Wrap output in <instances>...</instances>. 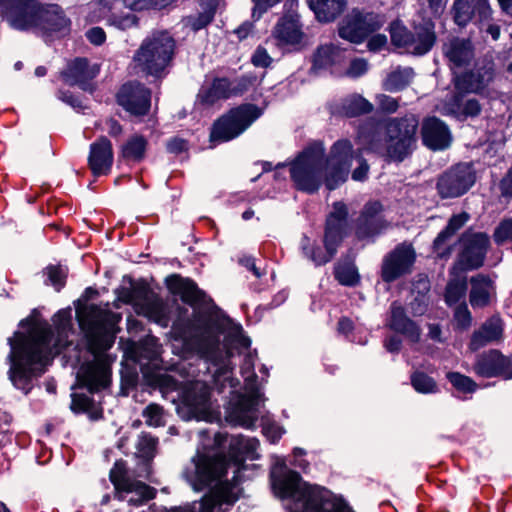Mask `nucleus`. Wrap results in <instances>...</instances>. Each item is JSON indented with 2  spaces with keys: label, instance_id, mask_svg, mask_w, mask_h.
<instances>
[{
  "label": "nucleus",
  "instance_id": "f257e3e1",
  "mask_svg": "<svg viewBox=\"0 0 512 512\" xmlns=\"http://www.w3.org/2000/svg\"><path fill=\"white\" fill-rule=\"evenodd\" d=\"M227 440V434H215V446L209 449H198L182 472L185 480L196 491H201L213 482H218L211 492L202 498L198 504V512H224L223 504L230 505L238 499L239 488L236 477L234 476L231 482L221 481L229 463L219 450ZM195 510V506L193 509L189 506L171 509L161 507L155 512H196Z\"/></svg>",
  "mask_w": 512,
  "mask_h": 512
},
{
  "label": "nucleus",
  "instance_id": "f03ea898",
  "mask_svg": "<svg viewBox=\"0 0 512 512\" xmlns=\"http://www.w3.org/2000/svg\"><path fill=\"white\" fill-rule=\"evenodd\" d=\"M353 159V146L347 139L335 142L328 157L322 143L308 146L291 163L290 176L295 187L312 194L324 182L334 190L346 181Z\"/></svg>",
  "mask_w": 512,
  "mask_h": 512
},
{
  "label": "nucleus",
  "instance_id": "7ed1b4c3",
  "mask_svg": "<svg viewBox=\"0 0 512 512\" xmlns=\"http://www.w3.org/2000/svg\"><path fill=\"white\" fill-rule=\"evenodd\" d=\"M76 317L83 330L89 351L94 359L84 363L77 374L81 386L90 392L105 389L110 384V362L104 351L114 343L113 328L119 316L108 309L95 304L86 305L76 310Z\"/></svg>",
  "mask_w": 512,
  "mask_h": 512
},
{
  "label": "nucleus",
  "instance_id": "20e7f679",
  "mask_svg": "<svg viewBox=\"0 0 512 512\" xmlns=\"http://www.w3.org/2000/svg\"><path fill=\"white\" fill-rule=\"evenodd\" d=\"M52 331L47 323L34 325L27 335L16 332L9 338L10 368L8 376L13 386L27 394L32 380L44 373L49 362Z\"/></svg>",
  "mask_w": 512,
  "mask_h": 512
},
{
  "label": "nucleus",
  "instance_id": "39448f33",
  "mask_svg": "<svg viewBox=\"0 0 512 512\" xmlns=\"http://www.w3.org/2000/svg\"><path fill=\"white\" fill-rule=\"evenodd\" d=\"M273 485L279 496L287 500L289 512H355L342 496L303 482L295 471L274 479Z\"/></svg>",
  "mask_w": 512,
  "mask_h": 512
},
{
  "label": "nucleus",
  "instance_id": "423d86ee",
  "mask_svg": "<svg viewBox=\"0 0 512 512\" xmlns=\"http://www.w3.org/2000/svg\"><path fill=\"white\" fill-rule=\"evenodd\" d=\"M157 386L165 398L177 392L181 400L178 413L185 419H205L210 412V388L202 381H195L182 388L177 380L168 374H159L156 377Z\"/></svg>",
  "mask_w": 512,
  "mask_h": 512
},
{
  "label": "nucleus",
  "instance_id": "0eeeda50",
  "mask_svg": "<svg viewBox=\"0 0 512 512\" xmlns=\"http://www.w3.org/2000/svg\"><path fill=\"white\" fill-rule=\"evenodd\" d=\"M348 227V208L346 204L335 202L333 210L328 214L325 222L324 249L310 245L309 239L304 237L302 242L304 255L317 266L328 263L336 255L339 246L347 235Z\"/></svg>",
  "mask_w": 512,
  "mask_h": 512
},
{
  "label": "nucleus",
  "instance_id": "6e6552de",
  "mask_svg": "<svg viewBox=\"0 0 512 512\" xmlns=\"http://www.w3.org/2000/svg\"><path fill=\"white\" fill-rule=\"evenodd\" d=\"M175 41L168 32H155L143 40L133 60L145 73L158 76L169 64Z\"/></svg>",
  "mask_w": 512,
  "mask_h": 512
},
{
  "label": "nucleus",
  "instance_id": "1a4fd4ad",
  "mask_svg": "<svg viewBox=\"0 0 512 512\" xmlns=\"http://www.w3.org/2000/svg\"><path fill=\"white\" fill-rule=\"evenodd\" d=\"M358 143L363 150L375 152L388 162H402L412 154L416 143L406 142L401 139H392L385 136V143L379 139L378 124L370 119L359 127Z\"/></svg>",
  "mask_w": 512,
  "mask_h": 512
},
{
  "label": "nucleus",
  "instance_id": "9d476101",
  "mask_svg": "<svg viewBox=\"0 0 512 512\" xmlns=\"http://www.w3.org/2000/svg\"><path fill=\"white\" fill-rule=\"evenodd\" d=\"M260 115V109L253 104L233 108L213 124L210 140L212 142L230 141L242 134Z\"/></svg>",
  "mask_w": 512,
  "mask_h": 512
},
{
  "label": "nucleus",
  "instance_id": "9b49d317",
  "mask_svg": "<svg viewBox=\"0 0 512 512\" xmlns=\"http://www.w3.org/2000/svg\"><path fill=\"white\" fill-rule=\"evenodd\" d=\"M31 3L29 9H22L21 12L30 23L25 27H14L15 29L36 28L46 34L65 33L69 30L70 21L58 5H41L37 0H32Z\"/></svg>",
  "mask_w": 512,
  "mask_h": 512
},
{
  "label": "nucleus",
  "instance_id": "f8f14e48",
  "mask_svg": "<svg viewBox=\"0 0 512 512\" xmlns=\"http://www.w3.org/2000/svg\"><path fill=\"white\" fill-rule=\"evenodd\" d=\"M109 477L115 488V498L127 501L131 506H142L156 496L155 488L132 478L118 464L110 471Z\"/></svg>",
  "mask_w": 512,
  "mask_h": 512
},
{
  "label": "nucleus",
  "instance_id": "ddd939ff",
  "mask_svg": "<svg viewBox=\"0 0 512 512\" xmlns=\"http://www.w3.org/2000/svg\"><path fill=\"white\" fill-rule=\"evenodd\" d=\"M384 22V18L380 14L353 9L339 24L338 33L342 39L352 43H361L371 33L379 30Z\"/></svg>",
  "mask_w": 512,
  "mask_h": 512
},
{
  "label": "nucleus",
  "instance_id": "4468645a",
  "mask_svg": "<svg viewBox=\"0 0 512 512\" xmlns=\"http://www.w3.org/2000/svg\"><path fill=\"white\" fill-rule=\"evenodd\" d=\"M120 300L133 305L135 311L162 326L168 323L166 307L161 298L144 287H133L124 290Z\"/></svg>",
  "mask_w": 512,
  "mask_h": 512
},
{
  "label": "nucleus",
  "instance_id": "2eb2a0df",
  "mask_svg": "<svg viewBox=\"0 0 512 512\" xmlns=\"http://www.w3.org/2000/svg\"><path fill=\"white\" fill-rule=\"evenodd\" d=\"M460 242L463 246L453 272H466L481 267L489 247V236L483 232L467 230L462 234Z\"/></svg>",
  "mask_w": 512,
  "mask_h": 512
},
{
  "label": "nucleus",
  "instance_id": "dca6fc26",
  "mask_svg": "<svg viewBox=\"0 0 512 512\" xmlns=\"http://www.w3.org/2000/svg\"><path fill=\"white\" fill-rule=\"evenodd\" d=\"M476 175L469 163H460L445 173L437 181V191L441 198H456L465 194L475 183Z\"/></svg>",
  "mask_w": 512,
  "mask_h": 512
},
{
  "label": "nucleus",
  "instance_id": "f3484780",
  "mask_svg": "<svg viewBox=\"0 0 512 512\" xmlns=\"http://www.w3.org/2000/svg\"><path fill=\"white\" fill-rule=\"evenodd\" d=\"M264 401L262 393L258 389L249 388L246 394H240L231 403L229 417L236 424L251 429L258 419V406Z\"/></svg>",
  "mask_w": 512,
  "mask_h": 512
},
{
  "label": "nucleus",
  "instance_id": "a211bd4d",
  "mask_svg": "<svg viewBox=\"0 0 512 512\" xmlns=\"http://www.w3.org/2000/svg\"><path fill=\"white\" fill-rule=\"evenodd\" d=\"M414 261L415 252L412 246L406 244L398 245L383 259L381 267L383 281L390 283L410 273Z\"/></svg>",
  "mask_w": 512,
  "mask_h": 512
},
{
  "label": "nucleus",
  "instance_id": "6ab92c4d",
  "mask_svg": "<svg viewBox=\"0 0 512 512\" xmlns=\"http://www.w3.org/2000/svg\"><path fill=\"white\" fill-rule=\"evenodd\" d=\"M118 104L134 116L146 115L151 106V92L137 82L124 84L117 94Z\"/></svg>",
  "mask_w": 512,
  "mask_h": 512
},
{
  "label": "nucleus",
  "instance_id": "aec40b11",
  "mask_svg": "<svg viewBox=\"0 0 512 512\" xmlns=\"http://www.w3.org/2000/svg\"><path fill=\"white\" fill-rule=\"evenodd\" d=\"M383 206L379 201L365 204L356 222L355 234L358 239L372 238L384 229L388 223L382 217Z\"/></svg>",
  "mask_w": 512,
  "mask_h": 512
},
{
  "label": "nucleus",
  "instance_id": "412c9836",
  "mask_svg": "<svg viewBox=\"0 0 512 512\" xmlns=\"http://www.w3.org/2000/svg\"><path fill=\"white\" fill-rule=\"evenodd\" d=\"M473 370L484 378L501 376L504 379H511L512 359L503 356L497 350H490L478 356Z\"/></svg>",
  "mask_w": 512,
  "mask_h": 512
},
{
  "label": "nucleus",
  "instance_id": "4be33fe9",
  "mask_svg": "<svg viewBox=\"0 0 512 512\" xmlns=\"http://www.w3.org/2000/svg\"><path fill=\"white\" fill-rule=\"evenodd\" d=\"M239 92L234 81L226 77H215L211 82L206 81L201 86L197 94V103L204 107H211Z\"/></svg>",
  "mask_w": 512,
  "mask_h": 512
},
{
  "label": "nucleus",
  "instance_id": "5701e85b",
  "mask_svg": "<svg viewBox=\"0 0 512 512\" xmlns=\"http://www.w3.org/2000/svg\"><path fill=\"white\" fill-rule=\"evenodd\" d=\"M271 38L275 45L280 48L300 47L304 41L305 34L302 25L296 16H284L273 28Z\"/></svg>",
  "mask_w": 512,
  "mask_h": 512
},
{
  "label": "nucleus",
  "instance_id": "b1692460",
  "mask_svg": "<svg viewBox=\"0 0 512 512\" xmlns=\"http://www.w3.org/2000/svg\"><path fill=\"white\" fill-rule=\"evenodd\" d=\"M345 59V51L341 48L334 44L321 45L313 54L311 70L315 73L329 71L337 74Z\"/></svg>",
  "mask_w": 512,
  "mask_h": 512
},
{
  "label": "nucleus",
  "instance_id": "393cba45",
  "mask_svg": "<svg viewBox=\"0 0 512 512\" xmlns=\"http://www.w3.org/2000/svg\"><path fill=\"white\" fill-rule=\"evenodd\" d=\"M421 136L423 144L434 151L447 148L451 142L448 127L436 117L426 118L422 122Z\"/></svg>",
  "mask_w": 512,
  "mask_h": 512
},
{
  "label": "nucleus",
  "instance_id": "a878e982",
  "mask_svg": "<svg viewBox=\"0 0 512 512\" xmlns=\"http://www.w3.org/2000/svg\"><path fill=\"white\" fill-rule=\"evenodd\" d=\"M113 164V149L106 137L99 138L90 145L88 165L94 176L106 175Z\"/></svg>",
  "mask_w": 512,
  "mask_h": 512
},
{
  "label": "nucleus",
  "instance_id": "bb28decb",
  "mask_svg": "<svg viewBox=\"0 0 512 512\" xmlns=\"http://www.w3.org/2000/svg\"><path fill=\"white\" fill-rule=\"evenodd\" d=\"M99 73L97 66L90 67L87 59L77 58L61 72L63 80L69 85H79L85 91H92V80Z\"/></svg>",
  "mask_w": 512,
  "mask_h": 512
},
{
  "label": "nucleus",
  "instance_id": "cd10ccee",
  "mask_svg": "<svg viewBox=\"0 0 512 512\" xmlns=\"http://www.w3.org/2000/svg\"><path fill=\"white\" fill-rule=\"evenodd\" d=\"M443 54L452 70L463 68L474 58V47L469 39L453 37L443 45Z\"/></svg>",
  "mask_w": 512,
  "mask_h": 512
},
{
  "label": "nucleus",
  "instance_id": "c85d7f7f",
  "mask_svg": "<svg viewBox=\"0 0 512 512\" xmlns=\"http://www.w3.org/2000/svg\"><path fill=\"white\" fill-rule=\"evenodd\" d=\"M469 301L475 308H484L489 306L496 298L495 281L488 275L479 273L470 278Z\"/></svg>",
  "mask_w": 512,
  "mask_h": 512
},
{
  "label": "nucleus",
  "instance_id": "c756f323",
  "mask_svg": "<svg viewBox=\"0 0 512 512\" xmlns=\"http://www.w3.org/2000/svg\"><path fill=\"white\" fill-rule=\"evenodd\" d=\"M391 330L404 335L411 342H418L421 336L419 326L405 313L404 307L397 301L390 306V317L386 324Z\"/></svg>",
  "mask_w": 512,
  "mask_h": 512
},
{
  "label": "nucleus",
  "instance_id": "7c9ffc66",
  "mask_svg": "<svg viewBox=\"0 0 512 512\" xmlns=\"http://www.w3.org/2000/svg\"><path fill=\"white\" fill-rule=\"evenodd\" d=\"M166 285L172 294L180 296L186 304L196 305L205 302L206 294L188 278L171 275L166 278Z\"/></svg>",
  "mask_w": 512,
  "mask_h": 512
},
{
  "label": "nucleus",
  "instance_id": "2f4dec72",
  "mask_svg": "<svg viewBox=\"0 0 512 512\" xmlns=\"http://www.w3.org/2000/svg\"><path fill=\"white\" fill-rule=\"evenodd\" d=\"M419 122L414 115L389 119L385 125V136L392 139H401L406 142L417 143V130Z\"/></svg>",
  "mask_w": 512,
  "mask_h": 512
},
{
  "label": "nucleus",
  "instance_id": "473e14b6",
  "mask_svg": "<svg viewBox=\"0 0 512 512\" xmlns=\"http://www.w3.org/2000/svg\"><path fill=\"white\" fill-rule=\"evenodd\" d=\"M479 11V0H455L451 9L454 23L461 28H465L473 19L477 26L490 20L483 19Z\"/></svg>",
  "mask_w": 512,
  "mask_h": 512
},
{
  "label": "nucleus",
  "instance_id": "72a5a7b5",
  "mask_svg": "<svg viewBox=\"0 0 512 512\" xmlns=\"http://www.w3.org/2000/svg\"><path fill=\"white\" fill-rule=\"evenodd\" d=\"M259 441L256 438L244 436H233L229 440L230 455L237 465V471L245 459H257L259 457L257 450Z\"/></svg>",
  "mask_w": 512,
  "mask_h": 512
},
{
  "label": "nucleus",
  "instance_id": "f704fd0d",
  "mask_svg": "<svg viewBox=\"0 0 512 512\" xmlns=\"http://www.w3.org/2000/svg\"><path fill=\"white\" fill-rule=\"evenodd\" d=\"M503 332L502 322L498 317L488 319L471 337L469 347L477 351L490 342L501 338Z\"/></svg>",
  "mask_w": 512,
  "mask_h": 512
},
{
  "label": "nucleus",
  "instance_id": "c9c22d12",
  "mask_svg": "<svg viewBox=\"0 0 512 512\" xmlns=\"http://www.w3.org/2000/svg\"><path fill=\"white\" fill-rule=\"evenodd\" d=\"M470 216L466 212L453 215L444 230H442L433 242L434 251L439 257H447L451 253V248L446 247V242L450 239L465 223Z\"/></svg>",
  "mask_w": 512,
  "mask_h": 512
},
{
  "label": "nucleus",
  "instance_id": "e433bc0d",
  "mask_svg": "<svg viewBox=\"0 0 512 512\" xmlns=\"http://www.w3.org/2000/svg\"><path fill=\"white\" fill-rule=\"evenodd\" d=\"M32 0H0V15L11 27H25L29 20L22 15V9H29Z\"/></svg>",
  "mask_w": 512,
  "mask_h": 512
},
{
  "label": "nucleus",
  "instance_id": "4c0bfd02",
  "mask_svg": "<svg viewBox=\"0 0 512 512\" xmlns=\"http://www.w3.org/2000/svg\"><path fill=\"white\" fill-rule=\"evenodd\" d=\"M436 41L434 25L425 23L415 27L408 52L415 55H423L431 50Z\"/></svg>",
  "mask_w": 512,
  "mask_h": 512
},
{
  "label": "nucleus",
  "instance_id": "58836bf2",
  "mask_svg": "<svg viewBox=\"0 0 512 512\" xmlns=\"http://www.w3.org/2000/svg\"><path fill=\"white\" fill-rule=\"evenodd\" d=\"M321 22L334 21L346 8V0H306Z\"/></svg>",
  "mask_w": 512,
  "mask_h": 512
},
{
  "label": "nucleus",
  "instance_id": "ea45409f",
  "mask_svg": "<svg viewBox=\"0 0 512 512\" xmlns=\"http://www.w3.org/2000/svg\"><path fill=\"white\" fill-rule=\"evenodd\" d=\"M453 73L456 74L455 71ZM491 79L492 73L489 71H485L483 74L480 72H469L455 75L454 83L456 89L461 92L479 93Z\"/></svg>",
  "mask_w": 512,
  "mask_h": 512
},
{
  "label": "nucleus",
  "instance_id": "a19ab883",
  "mask_svg": "<svg viewBox=\"0 0 512 512\" xmlns=\"http://www.w3.org/2000/svg\"><path fill=\"white\" fill-rule=\"evenodd\" d=\"M414 77L410 67H397L391 71L383 81L382 87L389 92H398L407 87Z\"/></svg>",
  "mask_w": 512,
  "mask_h": 512
},
{
  "label": "nucleus",
  "instance_id": "79ce46f5",
  "mask_svg": "<svg viewBox=\"0 0 512 512\" xmlns=\"http://www.w3.org/2000/svg\"><path fill=\"white\" fill-rule=\"evenodd\" d=\"M460 273V271L453 272V269L451 270L453 278L449 280L445 291V301L450 306L458 303L466 294V277L459 275Z\"/></svg>",
  "mask_w": 512,
  "mask_h": 512
},
{
  "label": "nucleus",
  "instance_id": "37998d69",
  "mask_svg": "<svg viewBox=\"0 0 512 512\" xmlns=\"http://www.w3.org/2000/svg\"><path fill=\"white\" fill-rule=\"evenodd\" d=\"M373 105L361 95H352L342 101L341 113L346 117H356L370 113Z\"/></svg>",
  "mask_w": 512,
  "mask_h": 512
},
{
  "label": "nucleus",
  "instance_id": "c03bdc74",
  "mask_svg": "<svg viewBox=\"0 0 512 512\" xmlns=\"http://www.w3.org/2000/svg\"><path fill=\"white\" fill-rule=\"evenodd\" d=\"M71 408L77 413H87L93 420L100 419L103 413L102 409L85 394H73Z\"/></svg>",
  "mask_w": 512,
  "mask_h": 512
},
{
  "label": "nucleus",
  "instance_id": "a18cd8bd",
  "mask_svg": "<svg viewBox=\"0 0 512 512\" xmlns=\"http://www.w3.org/2000/svg\"><path fill=\"white\" fill-rule=\"evenodd\" d=\"M147 140L140 135L132 136L122 146V156L125 159L140 161L145 155Z\"/></svg>",
  "mask_w": 512,
  "mask_h": 512
},
{
  "label": "nucleus",
  "instance_id": "49530a36",
  "mask_svg": "<svg viewBox=\"0 0 512 512\" xmlns=\"http://www.w3.org/2000/svg\"><path fill=\"white\" fill-rule=\"evenodd\" d=\"M390 36L392 43L408 52L413 32L409 31L400 21H394L390 25Z\"/></svg>",
  "mask_w": 512,
  "mask_h": 512
},
{
  "label": "nucleus",
  "instance_id": "de8ad7c7",
  "mask_svg": "<svg viewBox=\"0 0 512 512\" xmlns=\"http://www.w3.org/2000/svg\"><path fill=\"white\" fill-rule=\"evenodd\" d=\"M411 385L422 394H432L438 392V386L435 380L423 372H415L411 376Z\"/></svg>",
  "mask_w": 512,
  "mask_h": 512
},
{
  "label": "nucleus",
  "instance_id": "09e8293b",
  "mask_svg": "<svg viewBox=\"0 0 512 512\" xmlns=\"http://www.w3.org/2000/svg\"><path fill=\"white\" fill-rule=\"evenodd\" d=\"M334 275L339 283L346 286H353L359 281V275L356 267L350 263L336 265Z\"/></svg>",
  "mask_w": 512,
  "mask_h": 512
},
{
  "label": "nucleus",
  "instance_id": "8fccbe9b",
  "mask_svg": "<svg viewBox=\"0 0 512 512\" xmlns=\"http://www.w3.org/2000/svg\"><path fill=\"white\" fill-rule=\"evenodd\" d=\"M447 379L461 393H473L477 389V384L473 379L459 372L447 373Z\"/></svg>",
  "mask_w": 512,
  "mask_h": 512
},
{
  "label": "nucleus",
  "instance_id": "3c124183",
  "mask_svg": "<svg viewBox=\"0 0 512 512\" xmlns=\"http://www.w3.org/2000/svg\"><path fill=\"white\" fill-rule=\"evenodd\" d=\"M163 409L157 404L148 405L143 411L145 423L151 427H160L164 425Z\"/></svg>",
  "mask_w": 512,
  "mask_h": 512
},
{
  "label": "nucleus",
  "instance_id": "603ef678",
  "mask_svg": "<svg viewBox=\"0 0 512 512\" xmlns=\"http://www.w3.org/2000/svg\"><path fill=\"white\" fill-rule=\"evenodd\" d=\"M157 439L151 435L143 434L139 437L137 449L140 455L144 458H151L154 455Z\"/></svg>",
  "mask_w": 512,
  "mask_h": 512
},
{
  "label": "nucleus",
  "instance_id": "864d4df0",
  "mask_svg": "<svg viewBox=\"0 0 512 512\" xmlns=\"http://www.w3.org/2000/svg\"><path fill=\"white\" fill-rule=\"evenodd\" d=\"M493 237L499 245L506 241H512V218L501 221L495 229Z\"/></svg>",
  "mask_w": 512,
  "mask_h": 512
},
{
  "label": "nucleus",
  "instance_id": "5fc2aeb1",
  "mask_svg": "<svg viewBox=\"0 0 512 512\" xmlns=\"http://www.w3.org/2000/svg\"><path fill=\"white\" fill-rule=\"evenodd\" d=\"M48 279L59 291L65 285L66 271L61 266H50L47 268Z\"/></svg>",
  "mask_w": 512,
  "mask_h": 512
},
{
  "label": "nucleus",
  "instance_id": "6e6d98bb",
  "mask_svg": "<svg viewBox=\"0 0 512 512\" xmlns=\"http://www.w3.org/2000/svg\"><path fill=\"white\" fill-rule=\"evenodd\" d=\"M109 23L118 29L126 30L131 27L137 26L138 18L136 15L128 13L124 16L113 15L109 19Z\"/></svg>",
  "mask_w": 512,
  "mask_h": 512
},
{
  "label": "nucleus",
  "instance_id": "4d7b16f0",
  "mask_svg": "<svg viewBox=\"0 0 512 512\" xmlns=\"http://www.w3.org/2000/svg\"><path fill=\"white\" fill-rule=\"evenodd\" d=\"M376 103L383 113L392 114L399 108L398 99L385 94H378L376 96Z\"/></svg>",
  "mask_w": 512,
  "mask_h": 512
},
{
  "label": "nucleus",
  "instance_id": "13d9d810",
  "mask_svg": "<svg viewBox=\"0 0 512 512\" xmlns=\"http://www.w3.org/2000/svg\"><path fill=\"white\" fill-rule=\"evenodd\" d=\"M454 320L461 329H467L472 322L471 313L465 303L460 304L454 312Z\"/></svg>",
  "mask_w": 512,
  "mask_h": 512
},
{
  "label": "nucleus",
  "instance_id": "bf43d9fd",
  "mask_svg": "<svg viewBox=\"0 0 512 512\" xmlns=\"http://www.w3.org/2000/svg\"><path fill=\"white\" fill-rule=\"evenodd\" d=\"M368 71V63L365 59L356 58L351 61L349 67L345 71V75L351 78H358Z\"/></svg>",
  "mask_w": 512,
  "mask_h": 512
},
{
  "label": "nucleus",
  "instance_id": "052dcab7",
  "mask_svg": "<svg viewBox=\"0 0 512 512\" xmlns=\"http://www.w3.org/2000/svg\"><path fill=\"white\" fill-rule=\"evenodd\" d=\"M272 58L268 54L267 50L261 46L257 47L254 51L251 62L255 67L267 68L272 63Z\"/></svg>",
  "mask_w": 512,
  "mask_h": 512
},
{
  "label": "nucleus",
  "instance_id": "680f3d73",
  "mask_svg": "<svg viewBox=\"0 0 512 512\" xmlns=\"http://www.w3.org/2000/svg\"><path fill=\"white\" fill-rule=\"evenodd\" d=\"M242 376L245 378L246 386H252L256 379V374L254 373V358L251 354H248L243 362L241 367Z\"/></svg>",
  "mask_w": 512,
  "mask_h": 512
},
{
  "label": "nucleus",
  "instance_id": "e2e57ef3",
  "mask_svg": "<svg viewBox=\"0 0 512 512\" xmlns=\"http://www.w3.org/2000/svg\"><path fill=\"white\" fill-rule=\"evenodd\" d=\"M481 111V106L476 99H468L464 104L462 109L458 106L457 110L451 109V113L461 112L465 116H477Z\"/></svg>",
  "mask_w": 512,
  "mask_h": 512
},
{
  "label": "nucleus",
  "instance_id": "0e129e2a",
  "mask_svg": "<svg viewBox=\"0 0 512 512\" xmlns=\"http://www.w3.org/2000/svg\"><path fill=\"white\" fill-rule=\"evenodd\" d=\"M263 433L271 443H276L284 434V429L276 423H266Z\"/></svg>",
  "mask_w": 512,
  "mask_h": 512
},
{
  "label": "nucleus",
  "instance_id": "69168bd1",
  "mask_svg": "<svg viewBox=\"0 0 512 512\" xmlns=\"http://www.w3.org/2000/svg\"><path fill=\"white\" fill-rule=\"evenodd\" d=\"M282 0H252L254 3L253 17L260 18L269 9L280 3Z\"/></svg>",
  "mask_w": 512,
  "mask_h": 512
},
{
  "label": "nucleus",
  "instance_id": "338daca9",
  "mask_svg": "<svg viewBox=\"0 0 512 512\" xmlns=\"http://www.w3.org/2000/svg\"><path fill=\"white\" fill-rule=\"evenodd\" d=\"M212 21V16L207 13H201L196 17H189L187 19V24L194 31H198L204 27H206Z\"/></svg>",
  "mask_w": 512,
  "mask_h": 512
},
{
  "label": "nucleus",
  "instance_id": "774afa93",
  "mask_svg": "<svg viewBox=\"0 0 512 512\" xmlns=\"http://www.w3.org/2000/svg\"><path fill=\"white\" fill-rule=\"evenodd\" d=\"M87 39L94 45H101L106 40V34L100 27H93L86 32Z\"/></svg>",
  "mask_w": 512,
  "mask_h": 512
}]
</instances>
